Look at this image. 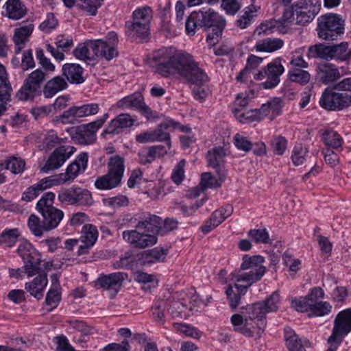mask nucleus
<instances>
[{
    "label": "nucleus",
    "mask_w": 351,
    "mask_h": 351,
    "mask_svg": "<svg viewBox=\"0 0 351 351\" xmlns=\"http://www.w3.org/2000/svg\"><path fill=\"white\" fill-rule=\"evenodd\" d=\"M159 56L158 63L156 66V73L165 77L178 74L188 82L195 85L193 93L196 100H205L210 93L206 85L210 79L190 54L178 53L169 56L166 50H161Z\"/></svg>",
    "instance_id": "1"
},
{
    "label": "nucleus",
    "mask_w": 351,
    "mask_h": 351,
    "mask_svg": "<svg viewBox=\"0 0 351 351\" xmlns=\"http://www.w3.org/2000/svg\"><path fill=\"white\" fill-rule=\"evenodd\" d=\"M264 262L265 258L261 255L245 254L240 267L230 274V280L246 283L245 285L236 283L234 287L231 285L227 287L226 294L232 309L234 310L239 306L241 295H244L248 288L260 281L265 275L267 269L263 265Z\"/></svg>",
    "instance_id": "2"
},
{
    "label": "nucleus",
    "mask_w": 351,
    "mask_h": 351,
    "mask_svg": "<svg viewBox=\"0 0 351 351\" xmlns=\"http://www.w3.org/2000/svg\"><path fill=\"white\" fill-rule=\"evenodd\" d=\"M266 311L263 303L247 306L242 314L236 313L230 318L234 330L247 337L260 338L266 326Z\"/></svg>",
    "instance_id": "3"
},
{
    "label": "nucleus",
    "mask_w": 351,
    "mask_h": 351,
    "mask_svg": "<svg viewBox=\"0 0 351 351\" xmlns=\"http://www.w3.org/2000/svg\"><path fill=\"white\" fill-rule=\"evenodd\" d=\"M206 30L213 28L212 32L206 37L210 45H215L221 36L226 26V20L211 9L193 12L186 19L185 29L187 34L193 35L197 27Z\"/></svg>",
    "instance_id": "4"
},
{
    "label": "nucleus",
    "mask_w": 351,
    "mask_h": 351,
    "mask_svg": "<svg viewBox=\"0 0 351 351\" xmlns=\"http://www.w3.org/2000/svg\"><path fill=\"white\" fill-rule=\"evenodd\" d=\"M345 19L336 13H326L317 19V32L321 39L333 41L341 38L345 32Z\"/></svg>",
    "instance_id": "5"
},
{
    "label": "nucleus",
    "mask_w": 351,
    "mask_h": 351,
    "mask_svg": "<svg viewBox=\"0 0 351 351\" xmlns=\"http://www.w3.org/2000/svg\"><path fill=\"white\" fill-rule=\"evenodd\" d=\"M55 194L52 192L45 193L38 201L36 208L42 215L46 227L51 230L60 224L64 217L62 210L53 206Z\"/></svg>",
    "instance_id": "6"
},
{
    "label": "nucleus",
    "mask_w": 351,
    "mask_h": 351,
    "mask_svg": "<svg viewBox=\"0 0 351 351\" xmlns=\"http://www.w3.org/2000/svg\"><path fill=\"white\" fill-rule=\"evenodd\" d=\"M118 36L114 32H110L106 39L88 40L86 41L88 46L93 51L94 54L100 58L110 61L118 56L117 45Z\"/></svg>",
    "instance_id": "7"
},
{
    "label": "nucleus",
    "mask_w": 351,
    "mask_h": 351,
    "mask_svg": "<svg viewBox=\"0 0 351 351\" xmlns=\"http://www.w3.org/2000/svg\"><path fill=\"white\" fill-rule=\"evenodd\" d=\"M351 331V308L338 313L334 321L331 335L328 339L330 346L326 351H337L338 346Z\"/></svg>",
    "instance_id": "8"
},
{
    "label": "nucleus",
    "mask_w": 351,
    "mask_h": 351,
    "mask_svg": "<svg viewBox=\"0 0 351 351\" xmlns=\"http://www.w3.org/2000/svg\"><path fill=\"white\" fill-rule=\"evenodd\" d=\"M151 19L152 10L149 7L138 8L133 12V21L127 22L126 27L133 36L145 40L149 34Z\"/></svg>",
    "instance_id": "9"
},
{
    "label": "nucleus",
    "mask_w": 351,
    "mask_h": 351,
    "mask_svg": "<svg viewBox=\"0 0 351 351\" xmlns=\"http://www.w3.org/2000/svg\"><path fill=\"white\" fill-rule=\"evenodd\" d=\"M17 252L24 262V271L28 277L34 276L40 271L41 256L31 243L22 242L18 247Z\"/></svg>",
    "instance_id": "10"
},
{
    "label": "nucleus",
    "mask_w": 351,
    "mask_h": 351,
    "mask_svg": "<svg viewBox=\"0 0 351 351\" xmlns=\"http://www.w3.org/2000/svg\"><path fill=\"white\" fill-rule=\"evenodd\" d=\"M58 199L63 204L73 206H90L93 203L90 192L77 186L60 190Z\"/></svg>",
    "instance_id": "11"
},
{
    "label": "nucleus",
    "mask_w": 351,
    "mask_h": 351,
    "mask_svg": "<svg viewBox=\"0 0 351 351\" xmlns=\"http://www.w3.org/2000/svg\"><path fill=\"white\" fill-rule=\"evenodd\" d=\"M45 78V73L38 69L31 73L24 80L21 88L16 93V97L21 101L33 99L40 93V85Z\"/></svg>",
    "instance_id": "12"
},
{
    "label": "nucleus",
    "mask_w": 351,
    "mask_h": 351,
    "mask_svg": "<svg viewBox=\"0 0 351 351\" xmlns=\"http://www.w3.org/2000/svg\"><path fill=\"white\" fill-rule=\"evenodd\" d=\"M336 88L328 87L322 93L320 106L328 110H340L351 105V93H337Z\"/></svg>",
    "instance_id": "13"
},
{
    "label": "nucleus",
    "mask_w": 351,
    "mask_h": 351,
    "mask_svg": "<svg viewBox=\"0 0 351 351\" xmlns=\"http://www.w3.org/2000/svg\"><path fill=\"white\" fill-rule=\"evenodd\" d=\"M138 229L124 230L122 237L125 241L136 249H145L155 245L158 237L154 234L140 232Z\"/></svg>",
    "instance_id": "14"
},
{
    "label": "nucleus",
    "mask_w": 351,
    "mask_h": 351,
    "mask_svg": "<svg viewBox=\"0 0 351 351\" xmlns=\"http://www.w3.org/2000/svg\"><path fill=\"white\" fill-rule=\"evenodd\" d=\"M75 151L76 149L70 145H62L57 147L49 156L41 171L48 173L60 168Z\"/></svg>",
    "instance_id": "15"
},
{
    "label": "nucleus",
    "mask_w": 351,
    "mask_h": 351,
    "mask_svg": "<svg viewBox=\"0 0 351 351\" xmlns=\"http://www.w3.org/2000/svg\"><path fill=\"white\" fill-rule=\"evenodd\" d=\"M99 105L95 103L84 104L80 106H73L63 112L60 116L62 123H73L77 118L95 115L98 113Z\"/></svg>",
    "instance_id": "16"
},
{
    "label": "nucleus",
    "mask_w": 351,
    "mask_h": 351,
    "mask_svg": "<svg viewBox=\"0 0 351 351\" xmlns=\"http://www.w3.org/2000/svg\"><path fill=\"white\" fill-rule=\"evenodd\" d=\"M97 129L93 122L80 125L71 130L72 139L80 145H90L95 142Z\"/></svg>",
    "instance_id": "17"
},
{
    "label": "nucleus",
    "mask_w": 351,
    "mask_h": 351,
    "mask_svg": "<svg viewBox=\"0 0 351 351\" xmlns=\"http://www.w3.org/2000/svg\"><path fill=\"white\" fill-rule=\"evenodd\" d=\"M127 278L128 274L123 272H115L108 275L103 274L97 279L96 284L101 288L112 291L116 295Z\"/></svg>",
    "instance_id": "18"
},
{
    "label": "nucleus",
    "mask_w": 351,
    "mask_h": 351,
    "mask_svg": "<svg viewBox=\"0 0 351 351\" xmlns=\"http://www.w3.org/2000/svg\"><path fill=\"white\" fill-rule=\"evenodd\" d=\"M280 99L275 98L272 101H268L267 104H263L261 108L251 110L243 113L241 117L248 123L259 121L268 115L269 109L273 111L278 110L280 108Z\"/></svg>",
    "instance_id": "19"
},
{
    "label": "nucleus",
    "mask_w": 351,
    "mask_h": 351,
    "mask_svg": "<svg viewBox=\"0 0 351 351\" xmlns=\"http://www.w3.org/2000/svg\"><path fill=\"white\" fill-rule=\"evenodd\" d=\"M267 80L262 83V86L265 89H271L276 87L280 82V77L284 73L285 69L281 64V58H277L266 66Z\"/></svg>",
    "instance_id": "20"
},
{
    "label": "nucleus",
    "mask_w": 351,
    "mask_h": 351,
    "mask_svg": "<svg viewBox=\"0 0 351 351\" xmlns=\"http://www.w3.org/2000/svg\"><path fill=\"white\" fill-rule=\"evenodd\" d=\"M135 119L129 114H121L111 120L107 128L102 132L101 136L106 134L114 135L121 133L123 129L130 128L134 125Z\"/></svg>",
    "instance_id": "21"
},
{
    "label": "nucleus",
    "mask_w": 351,
    "mask_h": 351,
    "mask_svg": "<svg viewBox=\"0 0 351 351\" xmlns=\"http://www.w3.org/2000/svg\"><path fill=\"white\" fill-rule=\"evenodd\" d=\"M161 217L149 213H143L138 218L135 228L138 230L144 229L147 233L154 234L157 236L160 233V225L162 224Z\"/></svg>",
    "instance_id": "22"
},
{
    "label": "nucleus",
    "mask_w": 351,
    "mask_h": 351,
    "mask_svg": "<svg viewBox=\"0 0 351 351\" xmlns=\"http://www.w3.org/2000/svg\"><path fill=\"white\" fill-rule=\"evenodd\" d=\"M226 156V150L223 147L212 148L206 156L208 166L219 171L227 172L225 168Z\"/></svg>",
    "instance_id": "23"
},
{
    "label": "nucleus",
    "mask_w": 351,
    "mask_h": 351,
    "mask_svg": "<svg viewBox=\"0 0 351 351\" xmlns=\"http://www.w3.org/2000/svg\"><path fill=\"white\" fill-rule=\"evenodd\" d=\"M316 71L319 81L324 84L332 83L341 77L339 69L332 63H320L317 66Z\"/></svg>",
    "instance_id": "24"
},
{
    "label": "nucleus",
    "mask_w": 351,
    "mask_h": 351,
    "mask_svg": "<svg viewBox=\"0 0 351 351\" xmlns=\"http://www.w3.org/2000/svg\"><path fill=\"white\" fill-rule=\"evenodd\" d=\"M36 275L37 276L31 282L25 283V289L31 295L40 300L43 297V292L48 282L47 274L40 269Z\"/></svg>",
    "instance_id": "25"
},
{
    "label": "nucleus",
    "mask_w": 351,
    "mask_h": 351,
    "mask_svg": "<svg viewBox=\"0 0 351 351\" xmlns=\"http://www.w3.org/2000/svg\"><path fill=\"white\" fill-rule=\"evenodd\" d=\"M84 69L78 64L66 63L62 66V75L66 77V82L71 84H80L84 82L83 77Z\"/></svg>",
    "instance_id": "26"
},
{
    "label": "nucleus",
    "mask_w": 351,
    "mask_h": 351,
    "mask_svg": "<svg viewBox=\"0 0 351 351\" xmlns=\"http://www.w3.org/2000/svg\"><path fill=\"white\" fill-rule=\"evenodd\" d=\"M217 178L210 172L203 173L201 176L200 185L202 190L219 188L227 177V172L215 170Z\"/></svg>",
    "instance_id": "27"
},
{
    "label": "nucleus",
    "mask_w": 351,
    "mask_h": 351,
    "mask_svg": "<svg viewBox=\"0 0 351 351\" xmlns=\"http://www.w3.org/2000/svg\"><path fill=\"white\" fill-rule=\"evenodd\" d=\"M3 8L5 16L12 20H19L27 14V8L21 0H8Z\"/></svg>",
    "instance_id": "28"
},
{
    "label": "nucleus",
    "mask_w": 351,
    "mask_h": 351,
    "mask_svg": "<svg viewBox=\"0 0 351 351\" xmlns=\"http://www.w3.org/2000/svg\"><path fill=\"white\" fill-rule=\"evenodd\" d=\"M67 87V82L62 76H55L47 81L44 86L43 95L46 98H51Z\"/></svg>",
    "instance_id": "29"
},
{
    "label": "nucleus",
    "mask_w": 351,
    "mask_h": 351,
    "mask_svg": "<svg viewBox=\"0 0 351 351\" xmlns=\"http://www.w3.org/2000/svg\"><path fill=\"white\" fill-rule=\"evenodd\" d=\"M172 123L169 122V119H165L155 130H152L154 142L165 143V147L168 149L171 148V141L170 133L166 132V130L171 129V125H173Z\"/></svg>",
    "instance_id": "30"
},
{
    "label": "nucleus",
    "mask_w": 351,
    "mask_h": 351,
    "mask_svg": "<svg viewBox=\"0 0 351 351\" xmlns=\"http://www.w3.org/2000/svg\"><path fill=\"white\" fill-rule=\"evenodd\" d=\"M33 30L34 25L32 24H29L28 25H25L15 29L13 41L15 45V52L16 53L21 52Z\"/></svg>",
    "instance_id": "31"
},
{
    "label": "nucleus",
    "mask_w": 351,
    "mask_h": 351,
    "mask_svg": "<svg viewBox=\"0 0 351 351\" xmlns=\"http://www.w3.org/2000/svg\"><path fill=\"white\" fill-rule=\"evenodd\" d=\"M167 255V251L163 248L155 247L143 252L141 255V260L143 265H151L165 261Z\"/></svg>",
    "instance_id": "32"
},
{
    "label": "nucleus",
    "mask_w": 351,
    "mask_h": 351,
    "mask_svg": "<svg viewBox=\"0 0 351 351\" xmlns=\"http://www.w3.org/2000/svg\"><path fill=\"white\" fill-rule=\"evenodd\" d=\"M107 167V173L121 182L125 171L124 158L119 155L112 156L109 158Z\"/></svg>",
    "instance_id": "33"
},
{
    "label": "nucleus",
    "mask_w": 351,
    "mask_h": 351,
    "mask_svg": "<svg viewBox=\"0 0 351 351\" xmlns=\"http://www.w3.org/2000/svg\"><path fill=\"white\" fill-rule=\"evenodd\" d=\"M284 45L283 40L267 38L256 43L254 49L258 52L272 53L280 49Z\"/></svg>",
    "instance_id": "34"
},
{
    "label": "nucleus",
    "mask_w": 351,
    "mask_h": 351,
    "mask_svg": "<svg viewBox=\"0 0 351 351\" xmlns=\"http://www.w3.org/2000/svg\"><path fill=\"white\" fill-rule=\"evenodd\" d=\"M329 49L330 60L335 59L339 61H346L351 57V49L348 48L347 42L329 45Z\"/></svg>",
    "instance_id": "35"
},
{
    "label": "nucleus",
    "mask_w": 351,
    "mask_h": 351,
    "mask_svg": "<svg viewBox=\"0 0 351 351\" xmlns=\"http://www.w3.org/2000/svg\"><path fill=\"white\" fill-rule=\"evenodd\" d=\"M12 88L7 77L5 67L0 64V101L10 100Z\"/></svg>",
    "instance_id": "36"
},
{
    "label": "nucleus",
    "mask_w": 351,
    "mask_h": 351,
    "mask_svg": "<svg viewBox=\"0 0 351 351\" xmlns=\"http://www.w3.org/2000/svg\"><path fill=\"white\" fill-rule=\"evenodd\" d=\"M143 101V95L141 93L136 92L120 99L117 102V107L138 110Z\"/></svg>",
    "instance_id": "37"
},
{
    "label": "nucleus",
    "mask_w": 351,
    "mask_h": 351,
    "mask_svg": "<svg viewBox=\"0 0 351 351\" xmlns=\"http://www.w3.org/2000/svg\"><path fill=\"white\" fill-rule=\"evenodd\" d=\"M329 49V45L324 43H317L308 47L306 56L308 58L330 60Z\"/></svg>",
    "instance_id": "38"
},
{
    "label": "nucleus",
    "mask_w": 351,
    "mask_h": 351,
    "mask_svg": "<svg viewBox=\"0 0 351 351\" xmlns=\"http://www.w3.org/2000/svg\"><path fill=\"white\" fill-rule=\"evenodd\" d=\"M82 235L81 241L82 243H88L89 246H93L95 243L99 232L96 227L92 224H86L82 230Z\"/></svg>",
    "instance_id": "39"
},
{
    "label": "nucleus",
    "mask_w": 351,
    "mask_h": 351,
    "mask_svg": "<svg viewBox=\"0 0 351 351\" xmlns=\"http://www.w3.org/2000/svg\"><path fill=\"white\" fill-rule=\"evenodd\" d=\"M121 182L112 177L108 173L106 175L100 176L97 178L95 182V186L98 189L109 190L114 189L119 186Z\"/></svg>",
    "instance_id": "40"
},
{
    "label": "nucleus",
    "mask_w": 351,
    "mask_h": 351,
    "mask_svg": "<svg viewBox=\"0 0 351 351\" xmlns=\"http://www.w3.org/2000/svg\"><path fill=\"white\" fill-rule=\"evenodd\" d=\"M289 79L300 85L307 84L311 79L310 73L304 69L292 68L288 71Z\"/></svg>",
    "instance_id": "41"
},
{
    "label": "nucleus",
    "mask_w": 351,
    "mask_h": 351,
    "mask_svg": "<svg viewBox=\"0 0 351 351\" xmlns=\"http://www.w3.org/2000/svg\"><path fill=\"white\" fill-rule=\"evenodd\" d=\"M27 225L32 234L36 237H41L44 232L50 231L43 221L41 222L40 218L34 214L29 217Z\"/></svg>",
    "instance_id": "42"
},
{
    "label": "nucleus",
    "mask_w": 351,
    "mask_h": 351,
    "mask_svg": "<svg viewBox=\"0 0 351 351\" xmlns=\"http://www.w3.org/2000/svg\"><path fill=\"white\" fill-rule=\"evenodd\" d=\"M322 140L327 148L337 149L340 147L343 143V138L335 131L326 130L323 134Z\"/></svg>",
    "instance_id": "43"
},
{
    "label": "nucleus",
    "mask_w": 351,
    "mask_h": 351,
    "mask_svg": "<svg viewBox=\"0 0 351 351\" xmlns=\"http://www.w3.org/2000/svg\"><path fill=\"white\" fill-rule=\"evenodd\" d=\"M233 206L230 204H226L224 206L215 210L211 216V221H214V225H220L226 218L230 217L233 213Z\"/></svg>",
    "instance_id": "44"
},
{
    "label": "nucleus",
    "mask_w": 351,
    "mask_h": 351,
    "mask_svg": "<svg viewBox=\"0 0 351 351\" xmlns=\"http://www.w3.org/2000/svg\"><path fill=\"white\" fill-rule=\"evenodd\" d=\"M20 234L17 228L5 230L0 234V244L12 247L17 241Z\"/></svg>",
    "instance_id": "45"
},
{
    "label": "nucleus",
    "mask_w": 351,
    "mask_h": 351,
    "mask_svg": "<svg viewBox=\"0 0 351 351\" xmlns=\"http://www.w3.org/2000/svg\"><path fill=\"white\" fill-rule=\"evenodd\" d=\"M102 1L103 0H77V7L90 15L94 16L101 5Z\"/></svg>",
    "instance_id": "46"
},
{
    "label": "nucleus",
    "mask_w": 351,
    "mask_h": 351,
    "mask_svg": "<svg viewBox=\"0 0 351 351\" xmlns=\"http://www.w3.org/2000/svg\"><path fill=\"white\" fill-rule=\"evenodd\" d=\"M61 140L53 131L48 132L39 145L40 150L49 151L60 144Z\"/></svg>",
    "instance_id": "47"
},
{
    "label": "nucleus",
    "mask_w": 351,
    "mask_h": 351,
    "mask_svg": "<svg viewBox=\"0 0 351 351\" xmlns=\"http://www.w3.org/2000/svg\"><path fill=\"white\" fill-rule=\"evenodd\" d=\"M256 12L254 5L245 8L244 13L237 20V25L241 29L247 28L252 23L253 18L255 16L254 12Z\"/></svg>",
    "instance_id": "48"
},
{
    "label": "nucleus",
    "mask_w": 351,
    "mask_h": 351,
    "mask_svg": "<svg viewBox=\"0 0 351 351\" xmlns=\"http://www.w3.org/2000/svg\"><path fill=\"white\" fill-rule=\"evenodd\" d=\"M308 153V148L302 144H297L293 147L291 160L296 166L300 165L306 160V157Z\"/></svg>",
    "instance_id": "49"
},
{
    "label": "nucleus",
    "mask_w": 351,
    "mask_h": 351,
    "mask_svg": "<svg viewBox=\"0 0 351 351\" xmlns=\"http://www.w3.org/2000/svg\"><path fill=\"white\" fill-rule=\"evenodd\" d=\"M5 167V170L10 169L14 174H19L23 171L25 162L21 158L12 157L5 162H1Z\"/></svg>",
    "instance_id": "50"
},
{
    "label": "nucleus",
    "mask_w": 351,
    "mask_h": 351,
    "mask_svg": "<svg viewBox=\"0 0 351 351\" xmlns=\"http://www.w3.org/2000/svg\"><path fill=\"white\" fill-rule=\"evenodd\" d=\"M318 2H313L312 0H299L293 4V8L295 11H301L307 12L310 10L311 12H315V14H317L319 11L320 4L317 5Z\"/></svg>",
    "instance_id": "51"
},
{
    "label": "nucleus",
    "mask_w": 351,
    "mask_h": 351,
    "mask_svg": "<svg viewBox=\"0 0 351 351\" xmlns=\"http://www.w3.org/2000/svg\"><path fill=\"white\" fill-rule=\"evenodd\" d=\"M280 302V296L278 291L273 292L268 296L263 303L264 310L266 313L276 312L278 311Z\"/></svg>",
    "instance_id": "52"
},
{
    "label": "nucleus",
    "mask_w": 351,
    "mask_h": 351,
    "mask_svg": "<svg viewBox=\"0 0 351 351\" xmlns=\"http://www.w3.org/2000/svg\"><path fill=\"white\" fill-rule=\"evenodd\" d=\"M287 346L289 351H300L302 348L301 339L295 334L292 335L291 329H285Z\"/></svg>",
    "instance_id": "53"
},
{
    "label": "nucleus",
    "mask_w": 351,
    "mask_h": 351,
    "mask_svg": "<svg viewBox=\"0 0 351 351\" xmlns=\"http://www.w3.org/2000/svg\"><path fill=\"white\" fill-rule=\"evenodd\" d=\"M61 300L60 290L50 289L47 293L45 298V304L49 306L48 311H51L56 308Z\"/></svg>",
    "instance_id": "54"
},
{
    "label": "nucleus",
    "mask_w": 351,
    "mask_h": 351,
    "mask_svg": "<svg viewBox=\"0 0 351 351\" xmlns=\"http://www.w3.org/2000/svg\"><path fill=\"white\" fill-rule=\"evenodd\" d=\"M174 328L181 333L185 335L194 338L199 339L202 336V332L196 328L186 324L175 323L173 324Z\"/></svg>",
    "instance_id": "55"
},
{
    "label": "nucleus",
    "mask_w": 351,
    "mask_h": 351,
    "mask_svg": "<svg viewBox=\"0 0 351 351\" xmlns=\"http://www.w3.org/2000/svg\"><path fill=\"white\" fill-rule=\"evenodd\" d=\"M248 236L256 243H269V234L265 228L254 229L248 232Z\"/></svg>",
    "instance_id": "56"
},
{
    "label": "nucleus",
    "mask_w": 351,
    "mask_h": 351,
    "mask_svg": "<svg viewBox=\"0 0 351 351\" xmlns=\"http://www.w3.org/2000/svg\"><path fill=\"white\" fill-rule=\"evenodd\" d=\"M64 183L60 173L43 178L38 182L43 191L48 188Z\"/></svg>",
    "instance_id": "57"
},
{
    "label": "nucleus",
    "mask_w": 351,
    "mask_h": 351,
    "mask_svg": "<svg viewBox=\"0 0 351 351\" xmlns=\"http://www.w3.org/2000/svg\"><path fill=\"white\" fill-rule=\"evenodd\" d=\"M332 309V306L328 302H319L311 304V311L315 316H324L328 314Z\"/></svg>",
    "instance_id": "58"
},
{
    "label": "nucleus",
    "mask_w": 351,
    "mask_h": 351,
    "mask_svg": "<svg viewBox=\"0 0 351 351\" xmlns=\"http://www.w3.org/2000/svg\"><path fill=\"white\" fill-rule=\"evenodd\" d=\"M82 172L80 169V166H77L75 163L72 162L68 165L65 173H62L60 177H62L64 182H66L71 180H73L80 173Z\"/></svg>",
    "instance_id": "59"
},
{
    "label": "nucleus",
    "mask_w": 351,
    "mask_h": 351,
    "mask_svg": "<svg viewBox=\"0 0 351 351\" xmlns=\"http://www.w3.org/2000/svg\"><path fill=\"white\" fill-rule=\"evenodd\" d=\"M43 191L38 183L34 184L28 188L23 193L21 199L23 201L29 202L37 197Z\"/></svg>",
    "instance_id": "60"
},
{
    "label": "nucleus",
    "mask_w": 351,
    "mask_h": 351,
    "mask_svg": "<svg viewBox=\"0 0 351 351\" xmlns=\"http://www.w3.org/2000/svg\"><path fill=\"white\" fill-rule=\"evenodd\" d=\"M234 144L238 149L245 152H248L253 147V143L250 141L239 134H236L234 136Z\"/></svg>",
    "instance_id": "61"
},
{
    "label": "nucleus",
    "mask_w": 351,
    "mask_h": 351,
    "mask_svg": "<svg viewBox=\"0 0 351 351\" xmlns=\"http://www.w3.org/2000/svg\"><path fill=\"white\" fill-rule=\"evenodd\" d=\"M165 303L163 301L156 303L152 308L154 319L160 324H164L165 322Z\"/></svg>",
    "instance_id": "62"
},
{
    "label": "nucleus",
    "mask_w": 351,
    "mask_h": 351,
    "mask_svg": "<svg viewBox=\"0 0 351 351\" xmlns=\"http://www.w3.org/2000/svg\"><path fill=\"white\" fill-rule=\"evenodd\" d=\"M85 44L86 45H83L82 43L79 44L73 51V56L80 60L86 62L91 61L92 58L89 56L88 50V48L90 47L88 46L86 42Z\"/></svg>",
    "instance_id": "63"
},
{
    "label": "nucleus",
    "mask_w": 351,
    "mask_h": 351,
    "mask_svg": "<svg viewBox=\"0 0 351 351\" xmlns=\"http://www.w3.org/2000/svg\"><path fill=\"white\" fill-rule=\"evenodd\" d=\"M287 141L282 136L274 138L271 142L273 150L277 155H282L287 149Z\"/></svg>",
    "instance_id": "64"
}]
</instances>
